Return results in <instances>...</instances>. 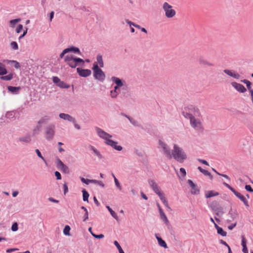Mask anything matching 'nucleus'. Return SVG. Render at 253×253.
I'll list each match as a JSON object with an SVG mask.
<instances>
[{"label": "nucleus", "mask_w": 253, "mask_h": 253, "mask_svg": "<svg viewBox=\"0 0 253 253\" xmlns=\"http://www.w3.org/2000/svg\"><path fill=\"white\" fill-rule=\"evenodd\" d=\"M52 81L54 83L56 84L57 85V84H59V83L61 81L60 79L57 77H53Z\"/></svg>", "instance_id": "56"}, {"label": "nucleus", "mask_w": 253, "mask_h": 253, "mask_svg": "<svg viewBox=\"0 0 253 253\" xmlns=\"http://www.w3.org/2000/svg\"><path fill=\"white\" fill-rule=\"evenodd\" d=\"M237 221H236L233 223H232L231 225H229L228 226V228L229 230H231L237 225Z\"/></svg>", "instance_id": "59"}, {"label": "nucleus", "mask_w": 253, "mask_h": 253, "mask_svg": "<svg viewBox=\"0 0 253 253\" xmlns=\"http://www.w3.org/2000/svg\"><path fill=\"white\" fill-rule=\"evenodd\" d=\"M88 219V212L86 211L84 215L83 221L85 222Z\"/></svg>", "instance_id": "63"}, {"label": "nucleus", "mask_w": 253, "mask_h": 253, "mask_svg": "<svg viewBox=\"0 0 253 253\" xmlns=\"http://www.w3.org/2000/svg\"><path fill=\"white\" fill-rule=\"evenodd\" d=\"M7 71L4 67L0 66V76L6 75Z\"/></svg>", "instance_id": "48"}, {"label": "nucleus", "mask_w": 253, "mask_h": 253, "mask_svg": "<svg viewBox=\"0 0 253 253\" xmlns=\"http://www.w3.org/2000/svg\"><path fill=\"white\" fill-rule=\"evenodd\" d=\"M60 170L65 173H68L69 172V168L65 165H64L63 167H61Z\"/></svg>", "instance_id": "57"}, {"label": "nucleus", "mask_w": 253, "mask_h": 253, "mask_svg": "<svg viewBox=\"0 0 253 253\" xmlns=\"http://www.w3.org/2000/svg\"><path fill=\"white\" fill-rule=\"evenodd\" d=\"M158 196L159 197L160 199L164 204V205L169 210H171L170 208L169 207L168 203L166 199V197H165V195L163 193L162 194H159Z\"/></svg>", "instance_id": "30"}, {"label": "nucleus", "mask_w": 253, "mask_h": 253, "mask_svg": "<svg viewBox=\"0 0 253 253\" xmlns=\"http://www.w3.org/2000/svg\"><path fill=\"white\" fill-rule=\"evenodd\" d=\"M77 72L80 76L84 78L89 76L91 74V71L90 70L83 69L81 68H77Z\"/></svg>", "instance_id": "15"}, {"label": "nucleus", "mask_w": 253, "mask_h": 253, "mask_svg": "<svg viewBox=\"0 0 253 253\" xmlns=\"http://www.w3.org/2000/svg\"><path fill=\"white\" fill-rule=\"evenodd\" d=\"M235 196L244 203V204L246 206V207H249V205L248 204V202L247 200L240 193L238 192Z\"/></svg>", "instance_id": "28"}, {"label": "nucleus", "mask_w": 253, "mask_h": 253, "mask_svg": "<svg viewBox=\"0 0 253 253\" xmlns=\"http://www.w3.org/2000/svg\"><path fill=\"white\" fill-rule=\"evenodd\" d=\"M64 61L71 68H75V62L73 59V55H66L64 58Z\"/></svg>", "instance_id": "16"}, {"label": "nucleus", "mask_w": 253, "mask_h": 253, "mask_svg": "<svg viewBox=\"0 0 253 253\" xmlns=\"http://www.w3.org/2000/svg\"><path fill=\"white\" fill-rule=\"evenodd\" d=\"M148 183L151 188L153 189L154 192L158 195L159 194H162V192L160 190V188L158 184L156 183L155 181L153 179H149L148 180Z\"/></svg>", "instance_id": "11"}, {"label": "nucleus", "mask_w": 253, "mask_h": 253, "mask_svg": "<svg viewBox=\"0 0 253 253\" xmlns=\"http://www.w3.org/2000/svg\"><path fill=\"white\" fill-rule=\"evenodd\" d=\"M227 216L230 218L229 219H227V222L228 223L234 221L238 216L237 211H233L232 209H230L227 214Z\"/></svg>", "instance_id": "17"}, {"label": "nucleus", "mask_w": 253, "mask_h": 253, "mask_svg": "<svg viewBox=\"0 0 253 253\" xmlns=\"http://www.w3.org/2000/svg\"><path fill=\"white\" fill-rule=\"evenodd\" d=\"M191 126L195 130L199 131L203 129L201 120L198 117H193L189 119Z\"/></svg>", "instance_id": "8"}, {"label": "nucleus", "mask_w": 253, "mask_h": 253, "mask_svg": "<svg viewBox=\"0 0 253 253\" xmlns=\"http://www.w3.org/2000/svg\"><path fill=\"white\" fill-rule=\"evenodd\" d=\"M106 208L110 212L111 215L117 220H119V218L116 212L108 206H106Z\"/></svg>", "instance_id": "38"}, {"label": "nucleus", "mask_w": 253, "mask_h": 253, "mask_svg": "<svg viewBox=\"0 0 253 253\" xmlns=\"http://www.w3.org/2000/svg\"><path fill=\"white\" fill-rule=\"evenodd\" d=\"M21 87L20 86H8L7 87V89L8 91L10 92L13 94H17L19 93V90H20Z\"/></svg>", "instance_id": "27"}, {"label": "nucleus", "mask_w": 253, "mask_h": 253, "mask_svg": "<svg viewBox=\"0 0 253 253\" xmlns=\"http://www.w3.org/2000/svg\"><path fill=\"white\" fill-rule=\"evenodd\" d=\"M31 140V137L30 135H27L24 136L20 137L18 138V141L26 143H29Z\"/></svg>", "instance_id": "33"}, {"label": "nucleus", "mask_w": 253, "mask_h": 253, "mask_svg": "<svg viewBox=\"0 0 253 253\" xmlns=\"http://www.w3.org/2000/svg\"><path fill=\"white\" fill-rule=\"evenodd\" d=\"M60 118L70 122L75 123V119L68 114L60 113L59 115Z\"/></svg>", "instance_id": "19"}, {"label": "nucleus", "mask_w": 253, "mask_h": 253, "mask_svg": "<svg viewBox=\"0 0 253 253\" xmlns=\"http://www.w3.org/2000/svg\"><path fill=\"white\" fill-rule=\"evenodd\" d=\"M172 157L179 163H183L187 159V155L182 148L176 144L173 146V149L171 153Z\"/></svg>", "instance_id": "1"}, {"label": "nucleus", "mask_w": 253, "mask_h": 253, "mask_svg": "<svg viewBox=\"0 0 253 253\" xmlns=\"http://www.w3.org/2000/svg\"><path fill=\"white\" fill-rule=\"evenodd\" d=\"M183 116L186 119H190L193 117H199L201 113L198 108L190 105L185 108V111L182 112Z\"/></svg>", "instance_id": "2"}, {"label": "nucleus", "mask_w": 253, "mask_h": 253, "mask_svg": "<svg viewBox=\"0 0 253 253\" xmlns=\"http://www.w3.org/2000/svg\"><path fill=\"white\" fill-rule=\"evenodd\" d=\"M156 238L158 240L159 245L165 249L168 248L166 242L163 240L161 237H159L157 234L155 235Z\"/></svg>", "instance_id": "29"}, {"label": "nucleus", "mask_w": 253, "mask_h": 253, "mask_svg": "<svg viewBox=\"0 0 253 253\" xmlns=\"http://www.w3.org/2000/svg\"><path fill=\"white\" fill-rule=\"evenodd\" d=\"M159 147L163 149V152L167 158L169 159L172 158V155L169 147L162 140L159 141Z\"/></svg>", "instance_id": "7"}, {"label": "nucleus", "mask_w": 253, "mask_h": 253, "mask_svg": "<svg viewBox=\"0 0 253 253\" xmlns=\"http://www.w3.org/2000/svg\"><path fill=\"white\" fill-rule=\"evenodd\" d=\"M163 9L165 11V16L168 18H171L173 17L176 14V11L174 9H172L171 5L167 2H165L162 6Z\"/></svg>", "instance_id": "5"}, {"label": "nucleus", "mask_w": 253, "mask_h": 253, "mask_svg": "<svg viewBox=\"0 0 253 253\" xmlns=\"http://www.w3.org/2000/svg\"><path fill=\"white\" fill-rule=\"evenodd\" d=\"M159 213H160V218L164 221V222L166 224H169V221L166 215L165 214V212H164V211H161L159 212Z\"/></svg>", "instance_id": "34"}, {"label": "nucleus", "mask_w": 253, "mask_h": 253, "mask_svg": "<svg viewBox=\"0 0 253 253\" xmlns=\"http://www.w3.org/2000/svg\"><path fill=\"white\" fill-rule=\"evenodd\" d=\"M223 72L230 77H233L236 79H239L240 77V75L233 70L225 69Z\"/></svg>", "instance_id": "21"}, {"label": "nucleus", "mask_w": 253, "mask_h": 253, "mask_svg": "<svg viewBox=\"0 0 253 253\" xmlns=\"http://www.w3.org/2000/svg\"><path fill=\"white\" fill-rule=\"evenodd\" d=\"M68 52H67L66 49H64L59 55L60 58H62L64 56L65 54H66Z\"/></svg>", "instance_id": "64"}, {"label": "nucleus", "mask_w": 253, "mask_h": 253, "mask_svg": "<svg viewBox=\"0 0 253 253\" xmlns=\"http://www.w3.org/2000/svg\"><path fill=\"white\" fill-rule=\"evenodd\" d=\"M51 119V117L48 115H44L38 121L37 126L34 131H36L37 130L38 131L41 130L42 126L46 125Z\"/></svg>", "instance_id": "6"}, {"label": "nucleus", "mask_w": 253, "mask_h": 253, "mask_svg": "<svg viewBox=\"0 0 253 253\" xmlns=\"http://www.w3.org/2000/svg\"><path fill=\"white\" fill-rule=\"evenodd\" d=\"M118 142L117 141H115L112 139L107 140V141L106 142V144L112 147L113 149L120 151L123 150V147L120 145H118Z\"/></svg>", "instance_id": "14"}, {"label": "nucleus", "mask_w": 253, "mask_h": 253, "mask_svg": "<svg viewBox=\"0 0 253 253\" xmlns=\"http://www.w3.org/2000/svg\"><path fill=\"white\" fill-rule=\"evenodd\" d=\"M211 208L217 216H221L224 213L223 208L221 206L215 205L214 203L211 204Z\"/></svg>", "instance_id": "12"}, {"label": "nucleus", "mask_w": 253, "mask_h": 253, "mask_svg": "<svg viewBox=\"0 0 253 253\" xmlns=\"http://www.w3.org/2000/svg\"><path fill=\"white\" fill-rule=\"evenodd\" d=\"M219 195L217 192H215L213 190L208 191L206 192L205 197L206 198H210L211 197L216 196Z\"/></svg>", "instance_id": "31"}, {"label": "nucleus", "mask_w": 253, "mask_h": 253, "mask_svg": "<svg viewBox=\"0 0 253 253\" xmlns=\"http://www.w3.org/2000/svg\"><path fill=\"white\" fill-rule=\"evenodd\" d=\"M55 125L50 123L44 126V133L45 139L48 141L52 140L55 135Z\"/></svg>", "instance_id": "3"}, {"label": "nucleus", "mask_w": 253, "mask_h": 253, "mask_svg": "<svg viewBox=\"0 0 253 253\" xmlns=\"http://www.w3.org/2000/svg\"><path fill=\"white\" fill-rule=\"evenodd\" d=\"M56 164L57 168L59 169H60L61 167H63L64 165V163L58 158H57L56 160Z\"/></svg>", "instance_id": "41"}, {"label": "nucleus", "mask_w": 253, "mask_h": 253, "mask_svg": "<svg viewBox=\"0 0 253 253\" xmlns=\"http://www.w3.org/2000/svg\"><path fill=\"white\" fill-rule=\"evenodd\" d=\"M217 232L218 234L221 235L222 236H226L227 233L224 231L221 227H218L217 229Z\"/></svg>", "instance_id": "43"}, {"label": "nucleus", "mask_w": 253, "mask_h": 253, "mask_svg": "<svg viewBox=\"0 0 253 253\" xmlns=\"http://www.w3.org/2000/svg\"><path fill=\"white\" fill-rule=\"evenodd\" d=\"M89 148L92 150L94 154L99 159H102L103 158V156L101 154L100 152L96 149L92 145H89Z\"/></svg>", "instance_id": "26"}, {"label": "nucleus", "mask_w": 253, "mask_h": 253, "mask_svg": "<svg viewBox=\"0 0 253 253\" xmlns=\"http://www.w3.org/2000/svg\"><path fill=\"white\" fill-rule=\"evenodd\" d=\"M198 169L199 170V171L202 172V173H203L204 175H207V176H210L211 178H212V175H211V173L208 171V170H205V169H203L201 167H199L198 168Z\"/></svg>", "instance_id": "39"}, {"label": "nucleus", "mask_w": 253, "mask_h": 253, "mask_svg": "<svg viewBox=\"0 0 253 253\" xmlns=\"http://www.w3.org/2000/svg\"><path fill=\"white\" fill-rule=\"evenodd\" d=\"M35 151H36L38 156L39 158H40L41 159H42V160L44 162L45 164L46 165L47 164L46 161L45 160V159L42 157V156L41 153L40 152V150L38 149H36Z\"/></svg>", "instance_id": "46"}, {"label": "nucleus", "mask_w": 253, "mask_h": 253, "mask_svg": "<svg viewBox=\"0 0 253 253\" xmlns=\"http://www.w3.org/2000/svg\"><path fill=\"white\" fill-rule=\"evenodd\" d=\"M118 95V92L117 91H115V90H111L110 91V95L111 97L113 98H115L117 97Z\"/></svg>", "instance_id": "52"}, {"label": "nucleus", "mask_w": 253, "mask_h": 253, "mask_svg": "<svg viewBox=\"0 0 253 253\" xmlns=\"http://www.w3.org/2000/svg\"><path fill=\"white\" fill-rule=\"evenodd\" d=\"M92 181H93L92 183H94V184H97V185L100 186L102 187H104L105 186V185L104 184V183L101 181H99V180H97L93 179Z\"/></svg>", "instance_id": "49"}, {"label": "nucleus", "mask_w": 253, "mask_h": 253, "mask_svg": "<svg viewBox=\"0 0 253 253\" xmlns=\"http://www.w3.org/2000/svg\"><path fill=\"white\" fill-rule=\"evenodd\" d=\"M73 59L75 62V66L76 68L78 66H84V61L80 58L77 57L73 55Z\"/></svg>", "instance_id": "25"}, {"label": "nucleus", "mask_w": 253, "mask_h": 253, "mask_svg": "<svg viewBox=\"0 0 253 253\" xmlns=\"http://www.w3.org/2000/svg\"><path fill=\"white\" fill-rule=\"evenodd\" d=\"M57 86L61 88H68L70 85L66 84L63 81H60L59 84H57Z\"/></svg>", "instance_id": "40"}, {"label": "nucleus", "mask_w": 253, "mask_h": 253, "mask_svg": "<svg viewBox=\"0 0 253 253\" xmlns=\"http://www.w3.org/2000/svg\"><path fill=\"white\" fill-rule=\"evenodd\" d=\"M112 81L116 84L119 87H122V90H123L122 92V94L125 96V93L124 90H125L127 88V85L125 84V81H122L120 78L116 77H112L111 78Z\"/></svg>", "instance_id": "10"}, {"label": "nucleus", "mask_w": 253, "mask_h": 253, "mask_svg": "<svg viewBox=\"0 0 253 253\" xmlns=\"http://www.w3.org/2000/svg\"><path fill=\"white\" fill-rule=\"evenodd\" d=\"M21 20L20 18L15 19L13 20H11L9 21L10 25L11 27L14 28L16 24V23L19 22Z\"/></svg>", "instance_id": "42"}, {"label": "nucleus", "mask_w": 253, "mask_h": 253, "mask_svg": "<svg viewBox=\"0 0 253 253\" xmlns=\"http://www.w3.org/2000/svg\"><path fill=\"white\" fill-rule=\"evenodd\" d=\"M22 29H23V25L21 24H19L16 28V32L17 33H19Z\"/></svg>", "instance_id": "62"}, {"label": "nucleus", "mask_w": 253, "mask_h": 253, "mask_svg": "<svg viewBox=\"0 0 253 253\" xmlns=\"http://www.w3.org/2000/svg\"><path fill=\"white\" fill-rule=\"evenodd\" d=\"M55 176H56L57 180H60L61 179V175L60 173L57 171L55 172Z\"/></svg>", "instance_id": "61"}, {"label": "nucleus", "mask_w": 253, "mask_h": 253, "mask_svg": "<svg viewBox=\"0 0 253 253\" xmlns=\"http://www.w3.org/2000/svg\"><path fill=\"white\" fill-rule=\"evenodd\" d=\"M10 45L14 50H17L18 49V45L16 42H12L10 43Z\"/></svg>", "instance_id": "51"}, {"label": "nucleus", "mask_w": 253, "mask_h": 253, "mask_svg": "<svg viewBox=\"0 0 253 253\" xmlns=\"http://www.w3.org/2000/svg\"><path fill=\"white\" fill-rule=\"evenodd\" d=\"M114 182H115V185L116 186V187L119 189V190L121 191L122 190V186H121L119 180H118V179L116 177H115Z\"/></svg>", "instance_id": "50"}, {"label": "nucleus", "mask_w": 253, "mask_h": 253, "mask_svg": "<svg viewBox=\"0 0 253 253\" xmlns=\"http://www.w3.org/2000/svg\"><path fill=\"white\" fill-rule=\"evenodd\" d=\"M187 183L191 187V193L192 195H198L200 193V189L198 186L194 183L191 180L188 179Z\"/></svg>", "instance_id": "13"}, {"label": "nucleus", "mask_w": 253, "mask_h": 253, "mask_svg": "<svg viewBox=\"0 0 253 253\" xmlns=\"http://www.w3.org/2000/svg\"><path fill=\"white\" fill-rule=\"evenodd\" d=\"M13 78V73H9L7 75L3 76L2 75L0 77V79L1 80L3 81H10Z\"/></svg>", "instance_id": "35"}, {"label": "nucleus", "mask_w": 253, "mask_h": 253, "mask_svg": "<svg viewBox=\"0 0 253 253\" xmlns=\"http://www.w3.org/2000/svg\"><path fill=\"white\" fill-rule=\"evenodd\" d=\"M231 85L239 92L244 93L247 91L246 88L242 84L237 83L236 82H233L231 83Z\"/></svg>", "instance_id": "18"}, {"label": "nucleus", "mask_w": 253, "mask_h": 253, "mask_svg": "<svg viewBox=\"0 0 253 253\" xmlns=\"http://www.w3.org/2000/svg\"><path fill=\"white\" fill-rule=\"evenodd\" d=\"M241 82L246 84L248 90L249 91L250 93H251L252 91H253V89L251 87L252 83L246 79L242 80Z\"/></svg>", "instance_id": "36"}, {"label": "nucleus", "mask_w": 253, "mask_h": 253, "mask_svg": "<svg viewBox=\"0 0 253 253\" xmlns=\"http://www.w3.org/2000/svg\"><path fill=\"white\" fill-rule=\"evenodd\" d=\"M70 229V227L69 225L65 226L63 230L64 234L65 235H69Z\"/></svg>", "instance_id": "47"}, {"label": "nucleus", "mask_w": 253, "mask_h": 253, "mask_svg": "<svg viewBox=\"0 0 253 253\" xmlns=\"http://www.w3.org/2000/svg\"><path fill=\"white\" fill-rule=\"evenodd\" d=\"M198 61L199 64L201 65L207 66L209 67L214 66V64H213L211 62H210L203 57H200L199 58Z\"/></svg>", "instance_id": "20"}, {"label": "nucleus", "mask_w": 253, "mask_h": 253, "mask_svg": "<svg viewBox=\"0 0 253 253\" xmlns=\"http://www.w3.org/2000/svg\"><path fill=\"white\" fill-rule=\"evenodd\" d=\"M179 170H180V172L181 174V177L182 178H184L186 175V172L185 169H184L183 168H181Z\"/></svg>", "instance_id": "55"}, {"label": "nucleus", "mask_w": 253, "mask_h": 253, "mask_svg": "<svg viewBox=\"0 0 253 253\" xmlns=\"http://www.w3.org/2000/svg\"><path fill=\"white\" fill-rule=\"evenodd\" d=\"M81 180L83 183L87 185L89 184V183H92L93 182V179H85L84 177H81Z\"/></svg>", "instance_id": "45"}, {"label": "nucleus", "mask_w": 253, "mask_h": 253, "mask_svg": "<svg viewBox=\"0 0 253 253\" xmlns=\"http://www.w3.org/2000/svg\"><path fill=\"white\" fill-rule=\"evenodd\" d=\"M18 229V225L16 222L14 223L11 226V230L12 231H16Z\"/></svg>", "instance_id": "53"}, {"label": "nucleus", "mask_w": 253, "mask_h": 253, "mask_svg": "<svg viewBox=\"0 0 253 253\" xmlns=\"http://www.w3.org/2000/svg\"><path fill=\"white\" fill-rule=\"evenodd\" d=\"M95 129L98 135V136L105 140L104 143L106 144V142L107 140H110L112 137V135L109 134L108 133L104 131L102 129L97 126L95 127Z\"/></svg>", "instance_id": "9"}, {"label": "nucleus", "mask_w": 253, "mask_h": 253, "mask_svg": "<svg viewBox=\"0 0 253 253\" xmlns=\"http://www.w3.org/2000/svg\"><path fill=\"white\" fill-rule=\"evenodd\" d=\"M91 235L93 237L97 239H101L104 237V235L102 234L96 235L93 233H91Z\"/></svg>", "instance_id": "58"}, {"label": "nucleus", "mask_w": 253, "mask_h": 253, "mask_svg": "<svg viewBox=\"0 0 253 253\" xmlns=\"http://www.w3.org/2000/svg\"><path fill=\"white\" fill-rule=\"evenodd\" d=\"M92 70L94 78L101 82H103L106 76L104 72L98 67V65L95 64L93 66Z\"/></svg>", "instance_id": "4"}, {"label": "nucleus", "mask_w": 253, "mask_h": 253, "mask_svg": "<svg viewBox=\"0 0 253 253\" xmlns=\"http://www.w3.org/2000/svg\"><path fill=\"white\" fill-rule=\"evenodd\" d=\"M65 49L68 53L70 52H73L74 53L77 54L79 55H82V53L81 52L79 48H78L77 47H75L74 46H69L68 48H66Z\"/></svg>", "instance_id": "22"}, {"label": "nucleus", "mask_w": 253, "mask_h": 253, "mask_svg": "<svg viewBox=\"0 0 253 253\" xmlns=\"http://www.w3.org/2000/svg\"><path fill=\"white\" fill-rule=\"evenodd\" d=\"M114 244L115 245V246L117 247V248L118 249L119 253H125L124 251L123 250L122 247H121V246L120 245V244L117 241H115L114 242Z\"/></svg>", "instance_id": "44"}, {"label": "nucleus", "mask_w": 253, "mask_h": 253, "mask_svg": "<svg viewBox=\"0 0 253 253\" xmlns=\"http://www.w3.org/2000/svg\"><path fill=\"white\" fill-rule=\"evenodd\" d=\"M82 193H83V201H84V202H88V197L89 196V195L88 194V193L87 192V191L84 189L83 190H82Z\"/></svg>", "instance_id": "37"}, {"label": "nucleus", "mask_w": 253, "mask_h": 253, "mask_svg": "<svg viewBox=\"0 0 253 253\" xmlns=\"http://www.w3.org/2000/svg\"><path fill=\"white\" fill-rule=\"evenodd\" d=\"M245 189L250 192H253V189L252 188L251 185H246L245 186Z\"/></svg>", "instance_id": "60"}, {"label": "nucleus", "mask_w": 253, "mask_h": 253, "mask_svg": "<svg viewBox=\"0 0 253 253\" xmlns=\"http://www.w3.org/2000/svg\"><path fill=\"white\" fill-rule=\"evenodd\" d=\"M95 64L98 65L99 67H100L102 68L104 67V62L102 56L100 54H97L96 56V61L94 62L93 66H94Z\"/></svg>", "instance_id": "24"}, {"label": "nucleus", "mask_w": 253, "mask_h": 253, "mask_svg": "<svg viewBox=\"0 0 253 253\" xmlns=\"http://www.w3.org/2000/svg\"><path fill=\"white\" fill-rule=\"evenodd\" d=\"M4 62L7 64L11 63L12 64L16 69H19L20 68L19 63L16 60H6Z\"/></svg>", "instance_id": "32"}, {"label": "nucleus", "mask_w": 253, "mask_h": 253, "mask_svg": "<svg viewBox=\"0 0 253 253\" xmlns=\"http://www.w3.org/2000/svg\"><path fill=\"white\" fill-rule=\"evenodd\" d=\"M121 115L126 117L128 120L129 121L130 123L133 125L134 126L140 127L141 128H143V127L139 124L138 122L133 119V118H131L129 116L124 114V113H121Z\"/></svg>", "instance_id": "23"}, {"label": "nucleus", "mask_w": 253, "mask_h": 253, "mask_svg": "<svg viewBox=\"0 0 253 253\" xmlns=\"http://www.w3.org/2000/svg\"><path fill=\"white\" fill-rule=\"evenodd\" d=\"M241 238H242L241 245L242 246V247L247 246V240L245 237V236L242 235Z\"/></svg>", "instance_id": "54"}]
</instances>
